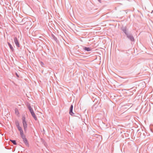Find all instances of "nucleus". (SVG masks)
Here are the masks:
<instances>
[{"label":"nucleus","instance_id":"13","mask_svg":"<svg viewBox=\"0 0 153 153\" xmlns=\"http://www.w3.org/2000/svg\"><path fill=\"white\" fill-rule=\"evenodd\" d=\"M16 76L18 77H19V76L17 74V73H16Z\"/></svg>","mask_w":153,"mask_h":153},{"label":"nucleus","instance_id":"9","mask_svg":"<svg viewBox=\"0 0 153 153\" xmlns=\"http://www.w3.org/2000/svg\"><path fill=\"white\" fill-rule=\"evenodd\" d=\"M10 141L14 145H16V143L15 140H10Z\"/></svg>","mask_w":153,"mask_h":153},{"label":"nucleus","instance_id":"2","mask_svg":"<svg viewBox=\"0 0 153 153\" xmlns=\"http://www.w3.org/2000/svg\"><path fill=\"white\" fill-rule=\"evenodd\" d=\"M14 41L15 42V43L16 44V45L18 46V47H19V42H18L17 39L16 37H15L14 38Z\"/></svg>","mask_w":153,"mask_h":153},{"label":"nucleus","instance_id":"6","mask_svg":"<svg viewBox=\"0 0 153 153\" xmlns=\"http://www.w3.org/2000/svg\"><path fill=\"white\" fill-rule=\"evenodd\" d=\"M8 44L10 48V49H11V50L13 51L14 49H13V47L11 45V44H10L9 43H8Z\"/></svg>","mask_w":153,"mask_h":153},{"label":"nucleus","instance_id":"3","mask_svg":"<svg viewBox=\"0 0 153 153\" xmlns=\"http://www.w3.org/2000/svg\"><path fill=\"white\" fill-rule=\"evenodd\" d=\"M73 105H71V106L70 109V111H69V114H70L72 116L74 114V113L72 112L73 110Z\"/></svg>","mask_w":153,"mask_h":153},{"label":"nucleus","instance_id":"7","mask_svg":"<svg viewBox=\"0 0 153 153\" xmlns=\"http://www.w3.org/2000/svg\"><path fill=\"white\" fill-rule=\"evenodd\" d=\"M32 116L34 118V119L36 120H37V118L34 113H33L31 114Z\"/></svg>","mask_w":153,"mask_h":153},{"label":"nucleus","instance_id":"12","mask_svg":"<svg viewBox=\"0 0 153 153\" xmlns=\"http://www.w3.org/2000/svg\"><path fill=\"white\" fill-rule=\"evenodd\" d=\"M130 39L131 41H133L134 40V38L133 37H131Z\"/></svg>","mask_w":153,"mask_h":153},{"label":"nucleus","instance_id":"1","mask_svg":"<svg viewBox=\"0 0 153 153\" xmlns=\"http://www.w3.org/2000/svg\"><path fill=\"white\" fill-rule=\"evenodd\" d=\"M22 119L23 120V124L24 129L25 131H26L27 127V125L26 121H25V117H22Z\"/></svg>","mask_w":153,"mask_h":153},{"label":"nucleus","instance_id":"11","mask_svg":"<svg viewBox=\"0 0 153 153\" xmlns=\"http://www.w3.org/2000/svg\"><path fill=\"white\" fill-rule=\"evenodd\" d=\"M15 113L16 114H17V115H18L19 114V113L18 112V111L17 109H15Z\"/></svg>","mask_w":153,"mask_h":153},{"label":"nucleus","instance_id":"14","mask_svg":"<svg viewBox=\"0 0 153 153\" xmlns=\"http://www.w3.org/2000/svg\"><path fill=\"white\" fill-rule=\"evenodd\" d=\"M99 0V1H100V0Z\"/></svg>","mask_w":153,"mask_h":153},{"label":"nucleus","instance_id":"4","mask_svg":"<svg viewBox=\"0 0 153 153\" xmlns=\"http://www.w3.org/2000/svg\"><path fill=\"white\" fill-rule=\"evenodd\" d=\"M18 130L20 131V134H21V137H22V136L24 134H23V131L22 129V128L19 126H18Z\"/></svg>","mask_w":153,"mask_h":153},{"label":"nucleus","instance_id":"10","mask_svg":"<svg viewBox=\"0 0 153 153\" xmlns=\"http://www.w3.org/2000/svg\"><path fill=\"white\" fill-rule=\"evenodd\" d=\"M85 50L87 51H90V49L88 48H84Z\"/></svg>","mask_w":153,"mask_h":153},{"label":"nucleus","instance_id":"8","mask_svg":"<svg viewBox=\"0 0 153 153\" xmlns=\"http://www.w3.org/2000/svg\"><path fill=\"white\" fill-rule=\"evenodd\" d=\"M29 109L30 110V112L31 114H32L33 113H34L32 109L30 107H28Z\"/></svg>","mask_w":153,"mask_h":153},{"label":"nucleus","instance_id":"5","mask_svg":"<svg viewBox=\"0 0 153 153\" xmlns=\"http://www.w3.org/2000/svg\"><path fill=\"white\" fill-rule=\"evenodd\" d=\"M22 137L23 139V141L26 144L27 143V141L26 139L25 138V137L24 135H23L22 136Z\"/></svg>","mask_w":153,"mask_h":153}]
</instances>
